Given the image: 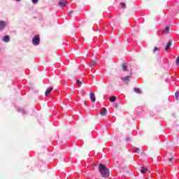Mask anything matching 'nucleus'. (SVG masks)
I'll return each mask as SVG.
<instances>
[{
  "label": "nucleus",
  "mask_w": 179,
  "mask_h": 179,
  "mask_svg": "<svg viewBox=\"0 0 179 179\" xmlns=\"http://www.w3.org/2000/svg\"><path fill=\"white\" fill-rule=\"evenodd\" d=\"M99 171L103 178H108V177H110V170L108 168L106 167V165L100 164L99 165Z\"/></svg>",
  "instance_id": "nucleus-1"
},
{
  "label": "nucleus",
  "mask_w": 179,
  "mask_h": 179,
  "mask_svg": "<svg viewBox=\"0 0 179 179\" xmlns=\"http://www.w3.org/2000/svg\"><path fill=\"white\" fill-rule=\"evenodd\" d=\"M33 45L37 46L40 45V35H35L32 38Z\"/></svg>",
  "instance_id": "nucleus-2"
},
{
  "label": "nucleus",
  "mask_w": 179,
  "mask_h": 179,
  "mask_svg": "<svg viewBox=\"0 0 179 179\" xmlns=\"http://www.w3.org/2000/svg\"><path fill=\"white\" fill-rule=\"evenodd\" d=\"M8 26V22L5 21H0V31H3L5 29H6V27Z\"/></svg>",
  "instance_id": "nucleus-3"
},
{
  "label": "nucleus",
  "mask_w": 179,
  "mask_h": 179,
  "mask_svg": "<svg viewBox=\"0 0 179 179\" xmlns=\"http://www.w3.org/2000/svg\"><path fill=\"white\" fill-rule=\"evenodd\" d=\"M66 5H68V1H66V0H60L59 1V6H60V8H65Z\"/></svg>",
  "instance_id": "nucleus-4"
},
{
  "label": "nucleus",
  "mask_w": 179,
  "mask_h": 179,
  "mask_svg": "<svg viewBox=\"0 0 179 179\" xmlns=\"http://www.w3.org/2000/svg\"><path fill=\"white\" fill-rule=\"evenodd\" d=\"M2 41H3V43H9V41H10V36L9 35L3 36Z\"/></svg>",
  "instance_id": "nucleus-5"
},
{
  "label": "nucleus",
  "mask_w": 179,
  "mask_h": 179,
  "mask_svg": "<svg viewBox=\"0 0 179 179\" xmlns=\"http://www.w3.org/2000/svg\"><path fill=\"white\" fill-rule=\"evenodd\" d=\"M107 109L106 108H103L101 110V115H102V117H106V115H107Z\"/></svg>",
  "instance_id": "nucleus-6"
},
{
  "label": "nucleus",
  "mask_w": 179,
  "mask_h": 179,
  "mask_svg": "<svg viewBox=\"0 0 179 179\" xmlns=\"http://www.w3.org/2000/svg\"><path fill=\"white\" fill-rule=\"evenodd\" d=\"M173 43V41L171 40H169L168 43L166 44V46L165 47V51H168L170 47H171V44Z\"/></svg>",
  "instance_id": "nucleus-7"
},
{
  "label": "nucleus",
  "mask_w": 179,
  "mask_h": 179,
  "mask_svg": "<svg viewBox=\"0 0 179 179\" xmlns=\"http://www.w3.org/2000/svg\"><path fill=\"white\" fill-rule=\"evenodd\" d=\"M17 111H18V113H22V115L27 114V111H26L24 109H23L22 108H18Z\"/></svg>",
  "instance_id": "nucleus-8"
},
{
  "label": "nucleus",
  "mask_w": 179,
  "mask_h": 179,
  "mask_svg": "<svg viewBox=\"0 0 179 179\" xmlns=\"http://www.w3.org/2000/svg\"><path fill=\"white\" fill-rule=\"evenodd\" d=\"M53 89L54 88H52V87L48 88L45 92V96H48V94H50L52 92Z\"/></svg>",
  "instance_id": "nucleus-9"
},
{
  "label": "nucleus",
  "mask_w": 179,
  "mask_h": 179,
  "mask_svg": "<svg viewBox=\"0 0 179 179\" xmlns=\"http://www.w3.org/2000/svg\"><path fill=\"white\" fill-rule=\"evenodd\" d=\"M130 78H131V76H127L126 77H122L121 79L123 82H129Z\"/></svg>",
  "instance_id": "nucleus-10"
},
{
  "label": "nucleus",
  "mask_w": 179,
  "mask_h": 179,
  "mask_svg": "<svg viewBox=\"0 0 179 179\" xmlns=\"http://www.w3.org/2000/svg\"><path fill=\"white\" fill-rule=\"evenodd\" d=\"M90 100L91 101H93V102L96 101V96L94 95V93L93 92L90 93Z\"/></svg>",
  "instance_id": "nucleus-11"
},
{
  "label": "nucleus",
  "mask_w": 179,
  "mask_h": 179,
  "mask_svg": "<svg viewBox=\"0 0 179 179\" xmlns=\"http://www.w3.org/2000/svg\"><path fill=\"white\" fill-rule=\"evenodd\" d=\"M169 33H170V27H166L165 29L163 31L162 34H167Z\"/></svg>",
  "instance_id": "nucleus-12"
},
{
  "label": "nucleus",
  "mask_w": 179,
  "mask_h": 179,
  "mask_svg": "<svg viewBox=\"0 0 179 179\" xmlns=\"http://www.w3.org/2000/svg\"><path fill=\"white\" fill-rule=\"evenodd\" d=\"M109 100L111 103H115V101L117 100V97L115 96H110Z\"/></svg>",
  "instance_id": "nucleus-13"
},
{
  "label": "nucleus",
  "mask_w": 179,
  "mask_h": 179,
  "mask_svg": "<svg viewBox=\"0 0 179 179\" xmlns=\"http://www.w3.org/2000/svg\"><path fill=\"white\" fill-rule=\"evenodd\" d=\"M135 93H137L138 94H141L142 93V91H141V89L138 88V87H135L134 89Z\"/></svg>",
  "instance_id": "nucleus-14"
},
{
  "label": "nucleus",
  "mask_w": 179,
  "mask_h": 179,
  "mask_svg": "<svg viewBox=\"0 0 179 179\" xmlns=\"http://www.w3.org/2000/svg\"><path fill=\"white\" fill-rule=\"evenodd\" d=\"M175 160H176V158L173 157L169 159L168 162L169 163V164H173V162H174Z\"/></svg>",
  "instance_id": "nucleus-15"
},
{
  "label": "nucleus",
  "mask_w": 179,
  "mask_h": 179,
  "mask_svg": "<svg viewBox=\"0 0 179 179\" xmlns=\"http://www.w3.org/2000/svg\"><path fill=\"white\" fill-rule=\"evenodd\" d=\"M91 64H90V67L92 68V66H94V65H96V64H97V61H96L95 59H92L91 60Z\"/></svg>",
  "instance_id": "nucleus-16"
},
{
  "label": "nucleus",
  "mask_w": 179,
  "mask_h": 179,
  "mask_svg": "<svg viewBox=\"0 0 179 179\" xmlns=\"http://www.w3.org/2000/svg\"><path fill=\"white\" fill-rule=\"evenodd\" d=\"M147 171H148V169H145V168L143 167V166L141 167V173L142 174H145Z\"/></svg>",
  "instance_id": "nucleus-17"
},
{
  "label": "nucleus",
  "mask_w": 179,
  "mask_h": 179,
  "mask_svg": "<svg viewBox=\"0 0 179 179\" xmlns=\"http://www.w3.org/2000/svg\"><path fill=\"white\" fill-rule=\"evenodd\" d=\"M120 6L123 9H125V8H127V4H125V3H120Z\"/></svg>",
  "instance_id": "nucleus-18"
},
{
  "label": "nucleus",
  "mask_w": 179,
  "mask_h": 179,
  "mask_svg": "<svg viewBox=\"0 0 179 179\" xmlns=\"http://www.w3.org/2000/svg\"><path fill=\"white\" fill-rule=\"evenodd\" d=\"M127 68H128V66H127V64H122V69H123V71H127Z\"/></svg>",
  "instance_id": "nucleus-19"
},
{
  "label": "nucleus",
  "mask_w": 179,
  "mask_h": 179,
  "mask_svg": "<svg viewBox=\"0 0 179 179\" xmlns=\"http://www.w3.org/2000/svg\"><path fill=\"white\" fill-rule=\"evenodd\" d=\"M31 2L34 5H37V3H38V0H31Z\"/></svg>",
  "instance_id": "nucleus-20"
},
{
  "label": "nucleus",
  "mask_w": 179,
  "mask_h": 179,
  "mask_svg": "<svg viewBox=\"0 0 179 179\" xmlns=\"http://www.w3.org/2000/svg\"><path fill=\"white\" fill-rule=\"evenodd\" d=\"M133 152L134 153H139V152H141V150L139 148H136V150H133Z\"/></svg>",
  "instance_id": "nucleus-21"
},
{
  "label": "nucleus",
  "mask_w": 179,
  "mask_h": 179,
  "mask_svg": "<svg viewBox=\"0 0 179 179\" xmlns=\"http://www.w3.org/2000/svg\"><path fill=\"white\" fill-rule=\"evenodd\" d=\"M76 84L78 85V86H80L82 85V81L77 80H76Z\"/></svg>",
  "instance_id": "nucleus-22"
},
{
  "label": "nucleus",
  "mask_w": 179,
  "mask_h": 179,
  "mask_svg": "<svg viewBox=\"0 0 179 179\" xmlns=\"http://www.w3.org/2000/svg\"><path fill=\"white\" fill-rule=\"evenodd\" d=\"M176 100H178L179 92L178 91L175 93Z\"/></svg>",
  "instance_id": "nucleus-23"
},
{
  "label": "nucleus",
  "mask_w": 179,
  "mask_h": 179,
  "mask_svg": "<svg viewBox=\"0 0 179 179\" xmlns=\"http://www.w3.org/2000/svg\"><path fill=\"white\" fill-rule=\"evenodd\" d=\"M159 48H157V47L155 46V47L154 48L153 52H156L157 51H159Z\"/></svg>",
  "instance_id": "nucleus-24"
},
{
  "label": "nucleus",
  "mask_w": 179,
  "mask_h": 179,
  "mask_svg": "<svg viewBox=\"0 0 179 179\" xmlns=\"http://www.w3.org/2000/svg\"><path fill=\"white\" fill-rule=\"evenodd\" d=\"M72 13H73V11H71L70 13H67V16H71V15H72Z\"/></svg>",
  "instance_id": "nucleus-25"
},
{
  "label": "nucleus",
  "mask_w": 179,
  "mask_h": 179,
  "mask_svg": "<svg viewBox=\"0 0 179 179\" xmlns=\"http://www.w3.org/2000/svg\"><path fill=\"white\" fill-rule=\"evenodd\" d=\"M130 141H131V140L129 138H127V142H130Z\"/></svg>",
  "instance_id": "nucleus-26"
},
{
  "label": "nucleus",
  "mask_w": 179,
  "mask_h": 179,
  "mask_svg": "<svg viewBox=\"0 0 179 179\" xmlns=\"http://www.w3.org/2000/svg\"><path fill=\"white\" fill-rule=\"evenodd\" d=\"M16 2H20L21 0H15Z\"/></svg>",
  "instance_id": "nucleus-27"
},
{
  "label": "nucleus",
  "mask_w": 179,
  "mask_h": 179,
  "mask_svg": "<svg viewBox=\"0 0 179 179\" xmlns=\"http://www.w3.org/2000/svg\"><path fill=\"white\" fill-rule=\"evenodd\" d=\"M115 107H117V105H115Z\"/></svg>",
  "instance_id": "nucleus-28"
},
{
  "label": "nucleus",
  "mask_w": 179,
  "mask_h": 179,
  "mask_svg": "<svg viewBox=\"0 0 179 179\" xmlns=\"http://www.w3.org/2000/svg\"><path fill=\"white\" fill-rule=\"evenodd\" d=\"M0 51H1V48H0Z\"/></svg>",
  "instance_id": "nucleus-29"
}]
</instances>
